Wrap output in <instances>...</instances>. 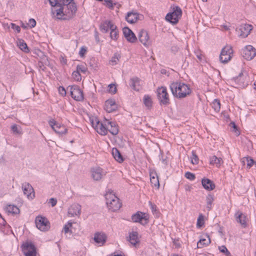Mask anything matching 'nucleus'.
<instances>
[{
    "label": "nucleus",
    "instance_id": "nucleus-1",
    "mask_svg": "<svg viewBox=\"0 0 256 256\" xmlns=\"http://www.w3.org/2000/svg\"><path fill=\"white\" fill-rule=\"evenodd\" d=\"M61 8L54 10L56 16L60 20H68L72 18L77 11L76 6L74 0H60Z\"/></svg>",
    "mask_w": 256,
    "mask_h": 256
},
{
    "label": "nucleus",
    "instance_id": "nucleus-2",
    "mask_svg": "<svg viewBox=\"0 0 256 256\" xmlns=\"http://www.w3.org/2000/svg\"><path fill=\"white\" fill-rule=\"evenodd\" d=\"M170 87L174 96L179 99L186 97L192 92L190 86L180 81L172 82Z\"/></svg>",
    "mask_w": 256,
    "mask_h": 256
},
{
    "label": "nucleus",
    "instance_id": "nucleus-3",
    "mask_svg": "<svg viewBox=\"0 0 256 256\" xmlns=\"http://www.w3.org/2000/svg\"><path fill=\"white\" fill-rule=\"evenodd\" d=\"M106 204L109 210L112 212L118 210L122 206L119 198L112 194V192H108L105 194Z\"/></svg>",
    "mask_w": 256,
    "mask_h": 256
},
{
    "label": "nucleus",
    "instance_id": "nucleus-4",
    "mask_svg": "<svg viewBox=\"0 0 256 256\" xmlns=\"http://www.w3.org/2000/svg\"><path fill=\"white\" fill-rule=\"evenodd\" d=\"M171 12L168 13L166 16V20L170 22L175 24H176L182 15V10L178 6H175L172 8Z\"/></svg>",
    "mask_w": 256,
    "mask_h": 256
},
{
    "label": "nucleus",
    "instance_id": "nucleus-5",
    "mask_svg": "<svg viewBox=\"0 0 256 256\" xmlns=\"http://www.w3.org/2000/svg\"><path fill=\"white\" fill-rule=\"evenodd\" d=\"M233 54L232 48L230 45H226L221 50L220 60L222 63L226 64L230 61Z\"/></svg>",
    "mask_w": 256,
    "mask_h": 256
},
{
    "label": "nucleus",
    "instance_id": "nucleus-6",
    "mask_svg": "<svg viewBox=\"0 0 256 256\" xmlns=\"http://www.w3.org/2000/svg\"><path fill=\"white\" fill-rule=\"evenodd\" d=\"M36 226L42 231H47L50 228V224L48 219L42 216H38L35 220Z\"/></svg>",
    "mask_w": 256,
    "mask_h": 256
},
{
    "label": "nucleus",
    "instance_id": "nucleus-7",
    "mask_svg": "<svg viewBox=\"0 0 256 256\" xmlns=\"http://www.w3.org/2000/svg\"><path fill=\"white\" fill-rule=\"evenodd\" d=\"M157 92L158 99L160 104L164 105H168L169 104L170 99L166 87L162 86L161 88H159Z\"/></svg>",
    "mask_w": 256,
    "mask_h": 256
},
{
    "label": "nucleus",
    "instance_id": "nucleus-8",
    "mask_svg": "<svg viewBox=\"0 0 256 256\" xmlns=\"http://www.w3.org/2000/svg\"><path fill=\"white\" fill-rule=\"evenodd\" d=\"M132 220L133 222H140L143 226L146 224L148 222V215L140 212H138L132 214Z\"/></svg>",
    "mask_w": 256,
    "mask_h": 256
},
{
    "label": "nucleus",
    "instance_id": "nucleus-9",
    "mask_svg": "<svg viewBox=\"0 0 256 256\" xmlns=\"http://www.w3.org/2000/svg\"><path fill=\"white\" fill-rule=\"evenodd\" d=\"M22 250L25 256H36V248L30 242H26L22 246Z\"/></svg>",
    "mask_w": 256,
    "mask_h": 256
},
{
    "label": "nucleus",
    "instance_id": "nucleus-10",
    "mask_svg": "<svg viewBox=\"0 0 256 256\" xmlns=\"http://www.w3.org/2000/svg\"><path fill=\"white\" fill-rule=\"evenodd\" d=\"M70 87V93L72 97L77 101H81L84 100V94L81 89L78 86H69Z\"/></svg>",
    "mask_w": 256,
    "mask_h": 256
},
{
    "label": "nucleus",
    "instance_id": "nucleus-11",
    "mask_svg": "<svg viewBox=\"0 0 256 256\" xmlns=\"http://www.w3.org/2000/svg\"><path fill=\"white\" fill-rule=\"evenodd\" d=\"M52 130L57 134L62 135L67 133V128L65 126L57 123L54 120H51L48 122Z\"/></svg>",
    "mask_w": 256,
    "mask_h": 256
},
{
    "label": "nucleus",
    "instance_id": "nucleus-12",
    "mask_svg": "<svg viewBox=\"0 0 256 256\" xmlns=\"http://www.w3.org/2000/svg\"><path fill=\"white\" fill-rule=\"evenodd\" d=\"M242 55L246 60H251L256 56V50L252 46H247L242 50Z\"/></svg>",
    "mask_w": 256,
    "mask_h": 256
},
{
    "label": "nucleus",
    "instance_id": "nucleus-13",
    "mask_svg": "<svg viewBox=\"0 0 256 256\" xmlns=\"http://www.w3.org/2000/svg\"><path fill=\"white\" fill-rule=\"evenodd\" d=\"M22 188L24 194L26 196L28 199L34 198L35 197L34 189L30 183L27 182L23 183Z\"/></svg>",
    "mask_w": 256,
    "mask_h": 256
},
{
    "label": "nucleus",
    "instance_id": "nucleus-14",
    "mask_svg": "<svg viewBox=\"0 0 256 256\" xmlns=\"http://www.w3.org/2000/svg\"><path fill=\"white\" fill-rule=\"evenodd\" d=\"M252 28V26L248 24H241L238 30V34L242 38L246 37L250 33V32Z\"/></svg>",
    "mask_w": 256,
    "mask_h": 256
},
{
    "label": "nucleus",
    "instance_id": "nucleus-15",
    "mask_svg": "<svg viewBox=\"0 0 256 256\" xmlns=\"http://www.w3.org/2000/svg\"><path fill=\"white\" fill-rule=\"evenodd\" d=\"M91 173L94 180L99 181L106 175V172L100 168H95L92 169Z\"/></svg>",
    "mask_w": 256,
    "mask_h": 256
},
{
    "label": "nucleus",
    "instance_id": "nucleus-16",
    "mask_svg": "<svg viewBox=\"0 0 256 256\" xmlns=\"http://www.w3.org/2000/svg\"><path fill=\"white\" fill-rule=\"evenodd\" d=\"M122 32L124 36L128 42L134 43L137 40V38L134 34L128 27L124 28Z\"/></svg>",
    "mask_w": 256,
    "mask_h": 256
},
{
    "label": "nucleus",
    "instance_id": "nucleus-17",
    "mask_svg": "<svg viewBox=\"0 0 256 256\" xmlns=\"http://www.w3.org/2000/svg\"><path fill=\"white\" fill-rule=\"evenodd\" d=\"M81 212V206L77 203L73 204L68 210V214L70 216H79Z\"/></svg>",
    "mask_w": 256,
    "mask_h": 256
},
{
    "label": "nucleus",
    "instance_id": "nucleus-18",
    "mask_svg": "<svg viewBox=\"0 0 256 256\" xmlns=\"http://www.w3.org/2000/svg\"><path fill=\"white\" fill-rule=\"evenodd\" d=\"M138 37L140 41L145 46H148L150 42L149 40V36L148 32L144 30H141L138 34Z\"/></svg>",
    "mask_w": 256,
    "mask_h": 256
},
{
    "label": "nucleus",
    "instance_id": "nucleus-19",
    "mask_svg": "<svg viewBox=\"0 0 256 256\" xmlns=\"http://www.w3.org/2000/svg\"><path fill=\"white\" fill-rule=\"evenodd\" d=\"M117 109V105L114 100H108L106 101L104 104V110L108 112H112Z\"/></svg>",
    "mask_w": 256,
    "mask_h": 256
},
{
    "label": "nucleus",
    "instance_id": "nucleus-20",
    "mask_svg": "<svg viewBox=\"0 0 256 256\" xmlns=\"http://www.w3.org/2000/svg\"><path fill=\"white\" fill-rule=\"evenodd\" d=\"M142 82L138 77H134L130 79V85L134 90L138 91L142 88Z\"/></svg>",
    "mask_w": 256,
    "mask_h": 256
},
{
    "label": "nucleus",
    "instance_id": "nucleus-21",
    "mask_svg": "<svg viewBox=\"0 0 256 256\" xmlns=\"http://www.w3.org/2000/svg\"><path fill=\"white\" fill-rule=\"evenodd\" d=\"M106 236L102 232H96L94 235V240L100 246H102L106 242Z\"/></svg>",
    "mask_w": 256,
    "mask_h": 256
},
{
    "label": "nucleus",
    "instance_id": "nucleus-22",
    "mask_svg": "<svg viewBox=\"0 0 256 256\" xmlns=\"http://www.w3.org/2000/svg\"><path fill=\"white\" fill-rule=\"evenodd\" d=\"M202 184L204 188L208 191L214 190L216 187L214 182L207 178H202Z\"/></svg>",
    "mask_w": 256,
    "mask_h": 256
},
{
    "label": "nucleus",
    "instance_id": "nucleus-23",
    "mask_svg": "<svg viewBox=\"0 0 256 256\" xmlns=\"http://www.w3.org/2000/svg\"><path fill=\"white\" fill-rule=\"evenodd\" d=\"M139 18V14L136 12H128L126 16V20L130 24L136 22Z\"/></svg>",
    "mask_w": 256,
    "mask_h": 256
},
{
    "label": "nucleus",
    "instance_id": "nucleus-24",
    "mask_svg": "<svg viewBox=\"0 0 256 256\" xmlns=\"http://www.w3.org/2000/svg\"><path fill=\"white\" fill-rule=\"evenodd\" d=\"M113 22L110 20H105L102 22L100 26V30L104 33H106L109 30L112 28L114 27Z\"/></svg>",
    "mask_w": 256,
    "mask_h": 256
},
{
    "label": "nucleus",
    "instance_id": "nucleus-25",
    "mask_svg": "<svg viewBox=\"0 0 256 256\" xmlns=\"http://www.w3.org/2000/svg\"><path fill=\"white\" fill-rule=\"evenodd\" d=\"M235 216L238 222L244 228L246 226V217L244 214L240 212H238L235 214Z\"/></svg>",
    "mask_w": 256,
    "mask_h": 256
},
{
    "label": "nucleus",
    "instance_id": "nucleus-26",
    "mask_svg": "<svg viewBox=\"0 0 256 256\" xmlns=\"http://www.w3.org/2000/svg\"><path fill=\"white\" fill-rule=\"evenodd\" d=\"M106 121L108 124V130L112 135H116L118 132V126L112 122H110L108 120H106Z\"/></svg>",
    "mask_w": 256,
    "mask_h": 256
},
{
    "label": "nucleus",
    "instance_id": "nucleus-27",
    "mask_svg": "<svg viewBox=\"0 0 256 256\" xmlns=\"http://www.w3.org/2000/svg\"><path fill=\"white\" fill-rule=\"evenodd\" d=\"M112 154L114 158L118 162L121 163L124 162V158L120 152L118 148H114L112 150Z\"/></svg>",
    "mask_w": 256,
    "mask_h": 256
},
{
    "label": "nucleus",
    "instance_id": "nucleus-28",
    "mask_svg": "<svg viewBox=\"0 0 256 256\" xmlns=\"http://www.w3.org/2000/svg\"><path fill=\"white\" fill-rule=\"evenodd\" d=\"M48 1L50 6L52 7V12L53 15H56V11L54 10L61 8L62 3L60 2V0H48Z\"/></svg>",
    "mask_w": 256,
    "mask_h": 256
},
{
    "label": "nucleus",
    "instance_id": "nucleus-29",
    "mask_svg": "<svg viewBox=\"0 0 256 256\" xmlns=\"http://www.w3.org/2000/svg\"><path fill=\"white\" fill-rule=\"evenodd\" d=\"M129 242L134 246H136L139 242L138 238V232H132L129 234Z\"/></svg>",
    "mask_w": 256,
    "mask_h": 256
},
{
    "label": "nucleus",
    "instance_id": "nucleus-30",
    "mask_svg": "<svg viewBox=\"0 0 256 256\" xmlns=\"http://www.w3.org/2000/svg\"><path fill=\"white\" fill-rule=\"evenodd\" d=\"M17 44L19 48L24 52L26 53L29 52V48L26 44L24 42V41L23 40L18 39L17 41Z\"/></svg>",
    "mask_w": 256,
    "mask_h": 256
},
{
    "label": "nucleus",
    "instance_id": "nucleus-31",
    "mask_svg": "<svg viewBox=\"0 0 256 256\" xmlns=\"http://www.w3.org/2000/svg\"><path fill=\"white\" fill-rule=\"evenodd\" d=\"M106 124L104 125L102 122H100L98 126L96 128V130L99 134L102 136H105L107 134L108 129V126H106Z\"/></svg>",
    "mask_w": 256,
    "mask_h": 256
},
{
    "label": "nucleus",
    "instance_id": "nucleus-32",
    "mask_svg": "<svg viewBox=\"0 0 256 256\" xmlns=\"http://www.w3.org/2000/svg\"><path fill=\"white\" fill-rule=\"evenodd\" d=\"M206 238H201L197 243L198 248H202L204 246H208L210 243V240L208 236L206 235Z\"/></svg>",
    "mask_w": 256,
    "mask_h": 256
},
{
    "label": "nucleus",
    "instance_id": "nucleus-33",
    "mask_svg": "<svg viewBox=\"0 0 256 256\" xmlns=\"http://www.w3.org/2000/svg\"><path fill=\"white\" fill-rule=\"evenodd\" d=\"M222 162V160L220 158H218L216 156H213L210 158V164H216L218 168L220 166Z\"/></svg>",
    "mask_w": 256,
    "mask_h": 256
},
{
    "label": "nucleus",
    "instance_id": "nucleus-34",
    "mask_svg": "<svg viewBox=\"0 0 256 256\" xmlns=\"http://www.w3.org/2000/svg\"><path fill=\"white\" fill-rule=\"evenodd\" d=\"M114 27L110 30V37L111 39L116 40L118 38V30L116 26L114 25Z\"/></svg>",
    "mask_w": 256,
    "mask_h": 256
},
{
    "label": "nucleus",
    "instance_id": "nucleus-35",
    "mask_svg": "<svg viewBox=\"0 0 256 256\" xmlns=\"http://www.w3.org/2000/svg\"><path fill=\"white\" fill-rule=\"evenodd\" d=\"M6 208V210L9 213L18 214L20 212L19 208L13 204H10Z\"/></svg>",
    "mask_w": 256,
    "mask_h": 256
},
{
    "label": "nucleus",
    "instance_id": "nucleus-36",
    "mask_svg": "<svg viewBox=\"0 0 256 256\" xmlns=\"http://www.w3.org/2000/svg\"><path fill=\"white\" fill-rule=\"evenodd\" d=\"M144 104L148 108H150L152 106V102L150 96L144 95L143 99Z\"/></svg>",
    "mask_w": 256,
    "mask_h": 256
},
{
    "label": "nucleus",
    "instance_id": "nucleus-37",
    "mask_svg": "<svg viewBox=\"0 0 256 256\" xmlns=\"http://www.w3.org/2000/svg\"><path fill=\"white\" fill-rule=\"evenodd\" d=\"M120 56L118 53H115L109 62V64L112 66L116 64L120 60Z\"/></svg>",
    "mask_w": 256,
    "mask_h": 256
},
{
    "label": "nucleus",
    "instance_id": "nucleus-38",
    "mask_svg": "<svg viewBox=\"0 0 256 256\" xmlns=\"http://www.w3.org/2000/svg\"><path fill=\"white\" fill-rule=\"evenodd\" d=\"M214 196L210 194H208L206 196V208L209 211L212 208V204L214 201Z\"/></svg>",
    "mask_w": 256,
    "mask_h": 256
},
{
    "label": "nucleus",
    "instance_id": "nucleus-39",
    "mask_svg": "<svg viewBox=\"0 0 256 256\" xmlns=\"http://www.w3.org/2000/svg\"><path fill=\"white\" fill-rule=\"evenodd\" d=\"M246 162H247V166L248 168H250L256 162L252 158L248 156L244 157L242 158V162L244 163Z\"/></svg>",
    "mask_w": 256,
    "mask_h": 256
},
{
    "label": "nucleus",
    "instance_id": "nucleus-40",
    "mask_svg": "<svg viewBox=\"0 0 256 256\" xmlns=\"http://www.w3.org/2000/svg\"><path fill=\"white\" fill-rule=\"evenodd\" d=\"M212 108L216 112H218L220 108V100L216 99L212 104Z\"/></svg>",
    "mask_w": 256,
    "mask_h": 256
},
{
    "label": "nucleus",
    "instance_id": "nucleus-41",
    "mask_svg": "<svg viewBox=\"0 0 256 256\" xmlns=\"http://www.w3.org/2000/svg\"><path fill=\"white\" fill-rule=\"evenodd\" d=\"M192 156L190 157L191 163L194 164H198V162L199 159H198V156L196 154V152L194 150H192Z\"/></svg>",
    "mask_w": 256,
    "mask_h": 256
},
{
    "label": "nucleus",
    "instance_id": "nucleus-42",
    "mask_svg": "<svg viewBox=\"0 0 256 256\" xmlns=\"http://www.w3.org/2000/svg\"><path fill=\"white\" fill-rule=\"evenodd\" d=\"M150 180L151 184L153 186H154L155 187L159 188L160 183H159L158 176H152V178H151Z\"/></svg>",
    "mask_w": 256,
    "mask_h": 256
},
{
    "label": "nucleus",
    "instance_id": "nucleus-43",
    "mask_svg": "<svg viewBox=\"0 0 256 256\" xmlns=\"http://www.w3.org/2000/svg\"><path fill=\"white\" fill-rule=\"evenodd\" d=\"M218 249L221 252L224 254L226 256H231L230 252L228 250L225 246H218Z\"/></svg>",
    "mask_w": 256,
    "mask_h": 256
},
{
    "label": "nucleus",
    "instance_id": "nucleus-44",
    "mask_svg": "<svg viewBox=\"0 0 256 256\" xmlns=\"http://www.w3.org/2000/svg\"><path fill=\"white\" fill-rule=\"evenodd\" d=\"M90 122L92 124V127L96 130V128H97L100 122L98 120V119L96 118H92L90 119Z\"/></svg>",
    "mask_w": 256,
    "mask_h": 256
},
{
    "label": "nucleus",
    "instance_id": "nucleus-45",
    "mask_svg": "<svg viewBox=\"0 0 256 256\" xmlns=\"http://www.w3.org/2000/svg\"><path fill=\"white\" fill-rule=\"evenodd\" d=\"M104 4L111 9H113L114 6L116 4V3H113L112 0H104Z\"/></svg>",
    "mask_w": 256,
    "mask_h": 256
},
{
    "label": "nucleus",
    "instance_id": "nucleus-46",
    "mask_svg": "<svg viewBox=\"0 0 256 256\" xmlns=\"http://www.w3.org/2000/svg\"><path fill=\"white\" fill-rule=\"evenodd\" d=\"M72 76L73 78L76 81H80L82 79L80 72L77 70L74 71L72 74Z\"/></svg>",
    "mask_w": 256,
    "mask_h": 256
},
{
    "label": "nucleus",
    "instance_id": "nucleus-47",
    "mask_svg": "<svg viewBox=\"0 0 256 256\" xmlns=\"http://www.w3.org/2000/svg\"><path fill=\"white\" fill-rule=\"evenodd\" d=\"M87 68L83 64L78 65L76 66V70L78 72H82L83 73H85L87 70Z\"/></svg>",
    "mask_w": 256,
    "mask_h": 256
},
{
    "label": "nucleus",
    "instance_id": "nucleus-48",
    "mask_svg": "<svg viewBox=\"0 0 256 256\" xmlns=\"http://www.w3.org/2000/svg\"><path fill=\"white\" fill-rule=\"evenodd\" d=\"M72 226V223L68 222L67 224H65L64 228L63 230L64 231V233L66 234L69 232L72 233V231L70 230V228Z\"/></svg>",
    "mask_w": 256,
    "mask_h": 256
},
{
    "label": "nucleus",
    "instance_id": "nucleus-49",
    "mask_svg": "<svg viewBox=\"0 0 256 256\" xmlns=\"http://www.w3.org/2000/svg\"><path fill=\"white\" fill-rule=\"evenodd\" d=\"M204 216H202V214H200L198 218V221H197L198 226L200 227L204 224Z\"/></svg>",
    "mask_w": 256,
    "mask_h": 256
},
{
    "label": "nucleus",
    "instance_id": "nucleus-50",
    "mask_svg": "<svg viewBox=\"0 0 256 256\" xmlns=\"http://www.w3.org/2000/svg\"><path fill=\"white\" fill-rule=\"evenodd\" d=\"M185 176L186 178L191 180H194L196 178L195 175L189 172H187L185 173Z\"/></svg>",
    "mask_w": 256,
    "mask_h": 256
},
{
    "label": "nucleus",
    "instance_id": "nucleus-51",
    "mask_svg": "<svg viewBox=\"0 0 256 256\" xmlns=\"http://www.w3.org/2000/svg\"><path fill=\"white\" fill-rule=\"evenodd\" d=\"M108 88H109L108 91L114 94L116 92L117 90H116V86H115V84H110L108 86Z\"/></svg>",
    "mask_w": 256,
    "mask_h": 256
},
{
    "label": "nucleus",
    "instance_id": "nucleus-52",
    "mask_svg": "<svg viewBox=\"0 0 256 256\" xmlns=\"http://www.w3.org/2000/svg\"><path fill=\"white\" fill-rule=\"evenodd\" d=\"M11 28L13 30L16 31L17 32L19 33L20 32V26L16 25L15 24L11 23Z\"/></svg>",
    "mask_w": 256,
    "mask_h": 256
},
{
    "label": "nucleus",
    "instance_id": "nucleus-53",
    "mask_svg": "<svg viewBox=\"0 0 256 256\" xmlns=\"http://www.w3.org/2000/svg\"><path fill=\"white\" fill-rule=\"evenodd\" d=\"M28 24L31 28H34L36 25V21L33 18H30Z\"/></svg>",
    "mask_w": 256,
    "mask_h": 256
},
{
    "label": "nucleus",
    "instance_id": "nucleus-54",
    "mask_svg": "<svg viewBox=\"0 0 256 256\" xmlns=\"http://www.w3.org/2000/svg\"><path fill=\"white\" fill-rule=\"evenodd\" d=\"M86 49L85 47H82L80 52H79V55L81 57L84 56V54H86Z\"/></svg>",
    "mask_w": 256,
    "mask_h": 256
},
{
    "label": "nucleus",
    "instance_id": "nucleus-55",
    "mask_svg": "<svg viewBox=\"0 0 256 256\" xmlns=\"http://www.w3.org/2000/svg\"><path fill=\"white\" fill-rule=\"evenodd\" d=\"M58 92L62 96H64L66 94V90L62 86H60L58 88Z\"/></svg>",
    "mask_w": 256,
    "mask_h": 256
},
{
    "label": "nucleus",
    "instance_id": "nucleus-56",
    "mask_svg": "<svg viewBox=\"0 0 256 256\" xmlns=\"http://www.w3.org/2000/svg\"><path fill=\"white\" fill-rule=\"evenodd\" d=\"M49 202L51 204L52 207L54 206L57 203V200L54 198H50L49 200Z\"/></svg>",
    "mask_w": 256,
    "mask_h": 256
},
{
    "label": "nucleus",
    "instance_id": "nucleus-57",
    "mask_svg": "<svg viewBox=\"0 0 256 256\" xmlns=\"http://www.w3.org/2000/svg\"><path fill=\"white\" fill-rule=\"evenodd\" d=\"M38 66L40 70L43 71L45 70L46 67L44 66V65L42 62L39 61L38 62Z\"/></svg>",
    "mask_w": 256,
    "mask_h": 256
},
{
    "label": "nucleus",
    "instance_id": "nucleus-58",
    "mask_svg": "<svg viewBox=\"0 0 256 256\" xmlns=\"http://www.w3.org/2000/svg\"><path fill=\"white\" fill-rule=\"evenodd\" d=\"M11 129L14 132H16V134H18L19 132L17 126L16 124L12 125L11 126Z\"/></svg>",
    "mask_w": 256,
    "mask_h": 256
},
{
    "label": "nucleus",
    "instance_id": "nucleus-59",
    "mask_svg": "<svg viewBox=\"0 0 256 256\" xmlns=\"http://www.w3.org/2000/svg\"><path fill=\"white\" fill-rule=\"evenodd\" d=\"M150 208L152 212H156V206L154 204H153L152 202H150Z\"/></svg>",
    "mask_w": 256,
    "mask_h": 256
},
{
    "label": "nucleus",
    "instance_id": "nucleus-60",
    "mask_svg": "<svg viewBox=\"0 0 256 256\" xmlns=\"http://www.w3.org/2000/svg\"><path fill=\"white\" fill-rule=\"evenodd\" d=\"M171 50L172 52L176 53L178 52V48L176 46H172L171 48Z\"/></svg>",
    "mask_w": 256,
    "mask_h": 256
},
{
    "label": "nucleus",
    "instance_id": "nucleus-61",
    "mask_svg": "<svg viewBox=\"0 0 256 256\" xmlns=\"http://www.w3.org/2000/svg\"><path fill=\"white\" fill-rule=\"evenodd\" d=\"M61 63H62L64 64H66L67 63V60L66 58H64V57H62L60 59Z\"/></svg>",
    "mask_w": 256,
    "mask_h": 256
},
{
    "label": "nucleus",
    "instance_id": "nucleus-62",
    "mask_svg": "<svg viewBox=\"0 0 256 256\" xmlns=\"http://www.w3.org/2000/svg\"><path fill=\"white\" fill-rule=\"evenodd\" d=\"M230 126H232V127L234 129H236V126L234 122H231L230 123Z\"/></svg>",
    "mask_w": 256,
    "mask_h": 256
},
{
    "label": "nucleus",
    "instance_id": "nucleus-63",
    "mask_svg": "<svg viewBox=\"0 0 256 256\" xmlns=\"http://www.w3.org/2000/svg\"><path fill=\"white\" fill-rule=\"evenodd\" d=\"M152 176H157V174L156 173H150V179L151 178H152Z\"/></svg>",
    "mask_w": 256,
    "mask_h": 256
},
{
    "label": "nucleus",
    "instance_id": "nucleus-64",
    "mask_svg": "<svg viewBox=\"0 0 256 256\" xmlns=\"http://www.w3.org/2000/svg\"><path fill=\"white\" fill-rule=\"evenodd\" d=\"M37 52H38V54H37L38 55L41 54L42 56H44V54H43V52L41 50H37Z\"/></svg>",
    "mask_w": 256,
    "mask_h": 256
}]
</instances>
